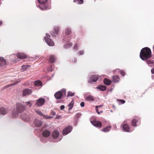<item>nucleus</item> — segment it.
Segmentation results:
<instances>
[{"mask_svg":"<svg viewBox=\"0 0 154 154\" xmlns=\"http://www.w3.org/2000/svg\"><path fill=\"white\" fill-rule=\"evenodd\" d=\"M152 56L151 51L147 47L143 48L140 54V57L143 60L145 61L150 58Z\"/></svg>","mask_w":154,"mask_h":154,"instance_id":"f257e3e1","label":"nucleus"},{"mask_svg":"<svg viewBox=\"0 0 154 154\" xmlns=\"http://www.w3.org/2000/svg\"><path fill=\"white\" fill-rule=\"evenodd\" d=\"M66 95V91L64 89L62 90L56 92L54 95V97L57 99H60L63 95Z\"/></svg>","mask_w":154,"mask_h":154,"instance_id":"f03ea898","label":"nucleus"},{"mask_svg":"<svg viewBox=\"0 0 154 154\" xmlns=\"http://www.w3.org/2000/svg\"><path fill=\"white\" fill-rule=\"evenodd\" d=\"M16 106L17 113L22 112L25 109V107L21 103H17L16 104Z\"/></svg>","mask_w":154,"mask_h":154,"instance_id":"7ed1b4c3","label":"nucleus"},{"mask_svg":"<svg viewBox=\"0 0 154 154\" xmlns=\"http://www.w3.org/2000/svg\"><path fill=\"white\" fill-rule=\"evenodd\" d=\"M39 3L40 4L39 8L42 10L45 9L46 8L45 4L48 0H38Z\"/></svg>","mask_w":154,"mask_h":154,"instance_id":"20e7f679","label":"nucleus"},{"mask_svg":"<svg viewBox=\"0 0 154 154\" xmlns=\"http://www.w3.org/2000/svg\"><path fill=\"white\" fill-rule=\"evenodd\" d=\"M122 128L123 130L126 132H129L130 128L129 126L125 123V121H124L121 125Z\"/></svg>","mask_w":154,"mask_h":154,"instance_id":"39448f33","label":"nucleus"},{"mask_svg":"<svg viewBox=\"0 0 154 154\" xmlns=\"http://www.w3.org/2000/svg\"><path fill=\"white\" fill-rule=\"evenodd\" d=\"M90 122L92 125L97 128H100L102 127V123L100 121H92L91 119Z\"/></svg>","mask_w":154,"mask_h":154,"instance_id":"423d86ee","label":"nucleus"},{"mask_svg":"<svg viewBox=\"0 0 154 154\" xmlns=\"http://www.w3.org/2000/svg\"><path fill=\"white\" fill-rule=\"evenodd\" d=\"M45 102V100L43 98H40L37 100L35 105L38 106H42Z\"/></svg>","mask_w":154,"mask_h":154,"instance_id":"0eeeda50","label":"nucleus"},{"mask_svg":"<svg viewBox=\"0 0 154 154\" xmlns=\"http://www.w3.org/2000/svg\"><path fill=\"white\" fill-rule=\"evenodd\" d=\"M72 127L71 126H68L63 129V135H66L70 133L72 131Z\"/></svg>","mask_w":154,"mask_h":154,"instance_id":"6e6552de","label":"nucleus"},{"mask_svg":"<svg viewBox=\"0 0 154 154\" xmlns=\"http://www.w3.org/2000/svg\"><path fill=\"white\" fill-rule=\"evenodd\" d=\"M98 77L97 75H92L88 80V82L90 83L93 82H96L98 80Z\"/></svg>","mask_w":154,"mask_h":154,"instance_id":"1a4fd4ad","label":"nucleus"},{"mask_svg":"<svg viewBox=\"0 0 154 154\" xmlns=\"http://www.w3.org/2000/svg\"><path fill=\"white\" fill-rule=\"evenodd\" d=\"M32 92V90L31 89H25L23 91L22 93L23 96L29 95L31 94Z\"/></svg>","mask_w":154,"mask_h":154,"instance_id":"9d476101","label":"nucleus"},{"mask_svg":"<svg viewBox=\"0 0 154 154\" xmlns=\"http://www.w3.org/2000/svg\"><path fill=\"white\" fill-rule=\"evenodd\" d=\"M51 134L50 131L48 130H45L42 132V134L43 136L46 137H49Z\"/></svg>","mask_w":154,"mask_h":154,"instance_id":"9b49d317","label":"nucleus"},{"mask_svg":"<svg viewBox=\"0 0 154 154\" xmlns=\"http://www.w3.org/2000/svg\"><path fill=\"white\" fill-rule=\"evenodd\" d=\"M8 112V109H6L4 107H0V114L5 115Z\"/></svg>","mask_w":154,"mask_h":154,"instance_id":"f8f14e48","label":"nucleus"},{"mask_svg":"<svg viewBox=\"0 0 154 154\" xmlns=\"http://www.w3.org/2000/svg\"><path fill=\"white\" fill-rule=\"evenodd\" d=\"M84 97L85 100L87 101H93L94 100L93 96L90 95L86 94Z\"/></svg>","mask_w":154,"mask_h":154,"instance_id":"ddd939ff","label":"nucleus"},{"mask_svg":"<svg viewBox=\"0 0 154 154\" xmlns=\"http://www.w3.org/2000/svg\"><path fill=\"white\" fill-rule=\"evenodd\" d=\"M148 65L150 67H154V60H145Z\"/></svg>","mask_w":154,"mask_h":154,"instance_id":"4468645a","label":"nucleus"},{"mask_svg":"<svg viewBox=\"0 0 154 154\" xmlns=\"http://www.w3.org/2000/svg\"><path fill=\"white\" fill-rule=\"evenodd\" d=\"M17 57L18 58L23 59L26 58L27 56L24 54L19 53L17 54Z\"/></svg>","mask_w":154,"mask_h":154,"instance_id":"2eb2a0df","label":"nucleus"},{"mask_svg":"<svg viewBox=\"0 0 154 154\" xmlns=\"http://www.w3.org/2000/svg\"><path fill=\"white\" fill-rule=\"evenodd\" d=\"M45 40L49 46H53L54 45V42L52 39H45Z\"/></svg>","mask_w":154,"mask_h":154,"instance_id":"dca6fc26","label":"nucleus"},{"mask_svg":"<svg viewBox=\"0 0 154 154\" xmlns=\"http://www.w3.org/2000/svg\"><path fill=\"white\" fill-rule=\"evenodd\" d=\"M120 78L119 76L115 75L113 76L112 77V81L114 83H117L119 82Z\"/></svg>","mask_w":154,"mask_h":154,"instance_id":"f3484780","label":"nucleus"},{"mask_svg":"<svg viewBox=\"0 0 154 154\" xmlns=\"http://www.w3.org/2000/svg\"><path fill=\"white\" fill-rule=\"evenodd\" d=\"M140 120V119L139 118L134 119L132 120L131 124L133 126H136L137 125V123Z\"/></svg>","mask_w":154,"mask_h":154,"instance_id":"a211bd4d","label":"nucleus"},{"mask_svg":"<svg viewBox=\"0 0 154 154\" xmlns=\"http://www.w3.org/2000/svg\"><path fill=\"white\" fill-rule=\"evenodd\" d=\"M5 60L2 57H0V66H3L6 64Z\"/></svg>","mask_w":154,"mask_h":154,"instance_id":"6ab92c4d","label":"nucleus"},{"mask_svg":"<svg viewBox=\"0 0 154 154\" xmlns=\"http://www.w3.org/2000/svg\"><path fill=\"white\" fill-rule=\"evenodd\" d=\"M59 132L57 131H54L53 133L52 136L53 138L54 139H56L58 137L59 135Z\"/></svg>","mask_w":154,"mask_h":154,"instance_id":"aec40b11","label":"nucleus"},{"mask_svg":"<svg viewBox=\"0 0 154 154\" xmlns=\"http://www.w3.org/2000/svg\"><path fill=\"white\" fill-rule=\"evenodd\" d=\"M34 84L35 86L38 87L42 86V83L40 80H37L34 82Z\"/></svg>","mask_w":154,"mask_h":154,"instance_id":"412c9836","label":"nucleus"},{"mask_svg":"<svg viewBox=\"0 0 154 154\" xmlns=\"http://www.w3.org/2000/svg\"><path fill=\"white\" fill-rule=\"evenodd\" d=\"M34 122L35 126L38 127H40L42 125V122L40 120H36Z\"/></svg>","mask_w":154,"mask_h":154,"instance_id":"4be33fe9","label":"nucleus"},{"mask_svg":"<svg viewBox=\"0 0 154 154\" xmlns=\"http://www.w3.org/2000/svg\"><path fill=\"white\" fill-rule=\"evenodd\" d=\"M49 61L52 63H53L55 61V57L53 55L50 56L49 58Z\"/></svg>","mask_w":154,"mask_h":154,"instance_id":"5701e85b","label":"nucleus"},{"mask_svg":"<svg viewBox=\"0 0 154 154\" xmlns=\"http://www.w3.org/2000/svg\"><path fill=\"white\" fill-rule=\"evenodd\" d=\"M104 83L106 85H109L111 83V81L105 78L103 80Z\"/></svg>","mask_w":154,"mask_h":154,"instance_id":"b1692460","label":"nucleus"},{"mask_svg":"<svg viewBox=\"0 0 154 154\" xmlns=\"http://www.w3.org/2000/svg\"><path fill=\"white\" fill-rule=\"evenodd\" d=\"M111 127L110 125H109L102 129V130L105 132L109 131Z\"/></svg>","mask_w":154,"mask_h":154,"instance_id":"393cba45","label":"nucleus"},{"mask_svg":"<svg viewBox=\"0 0 154 154\" xmlns=\"http://www.w3.org/2000/svg\"><path fill=\"white\" fill-rule=\"evenodd\" d=\"M30 67V66L29 65H23L21 66V70L22 72H23L25 71L27 69L28 67Z\"/></svg>","mask_w":154,"mask_h":154,"instance_id":"a878e982","label":"nucleus"},{"mask_svg":"<svg viewBox=\"0 0 154 154\" xmlns=\"http://www.w3.org/2000/svg\"><path fill=\"white\" fill-rule=\"evenodd\" d=\"M97 88L102 91H104L106 89V87L105 86L101 85L98 86Z\"/></svg>","mask_w":154,"mask_h":154,"instance_id":"bb28decb","label":"nucleus"},{"mask_svg":"<svg viewBox=\"0 0 154 154\" xmlns=\"http://www.w3.org/2000/svg\"><path fill=\"white\" fill-rule=\"evenodd\" d=\"M96 112L98 114L100 115L103 113V111L101 108H96Z\"/></svg>","mask_w":154,"mask_h":154,"instance_id":"cd10ccee","label":"nucleus"},{"mask_svg":"<svg viewBox=\"0 0 154 154\" xmlns=\"http://www.w3.org/2000/svg\"><path fill=\"white\" fill-rule=\"evenodd\" d=\"M72 45V44L70 42H68L66 44H65L64 45V48H69Z\"/></svg>","mask_w":154,"mask_h":154,"instance_id":"c85d7f7f","label":"nucleus"},{"mask_svg":"<svg viewBox=\"0 0 154 154\" xmlns=\"http://www.w3.org/2000/svg\"><path fill=\"white\" fill-rule=\"evenodd\" d=\"M59 28L58 27H56L54 29V31L55 32V33L53 34L52 33H51V34L55 36L56 34H57L59 32Z\"/></svg>","mask_w":154,"mask_h":154,"instance_id":"c756f323","label":"nucleus"},{"mask_svg":"<svg viewBox=\"0 0 154 154\" xmlns=\"http://www.w3.org/2000/svg\"><path fill=\"white\" fill-rule=\"evenodd\" d=\"M74 1L77 4H81L83 2V0H74Z\"/></svg>","mask_w":154,"mask_h":154,"instance_id":"7c9ffc66","label":"nucleus"},{"mask_svg":"<svg viewBox=\"0 0 154 154\" xmlns=\"http://www.w3.org/2000/svg\"><path fill=\"white\" fill-rule=\"evenodd\" d=\"M73 103L71 102L70 103H69L68 105V106L69 107V108H68V110H70L72 108L73 106Z\"/></svg>","mask_w":154,"mask_h":154,"instance_id":"2f4dec72","label":"nucleus"},{"mask_svg":"<svg viewBox=\"0 0 154 154\" xmlns=\"http://www.w3.org/2000/svg\"><path fill=\"white\" fill-rule=\"evenodd\" d=\"M70 33V29H67L66 31L65 34L68 35Z\"/></svg>","mask_w":154,"mask_h":154,"instance_id":"473e14b6","label":"nucleus"},{"mask_svg":"<svg viewBox=\"0 0 154 154\" xmlns=\"http://www.w3.org/2000/svg\"><path fill=\"white\" fill-rule=\"evenodd\" d=\"M74 93H72V92H69L68 93L67 96L72 97L74 95Z\"/></svg>","mask_w":154,"mask_h":154,"instance_id":"72a5a7b5","label":"nucleus"},{"mask_svg":"<svg viewBox=\"0 0 154 154\" xmlns=\"http://www.w3.org/2000/svg\"><path fill=\"white\" fill-rule=\"evenodd\" d=\"M36 112L38 114L42 116H43V115L42 114V113L41 112V111H36Z\"/></svg>","mask_w":154,"mask_h":154,"instance_id":"f704fd0d","label":"nucleus"},{"mask_svg":"<svg viewBox=\"0 0 154 154\" xmlns=\"http://www.w3.org/2000/svg\"><path fill=\"white\" fill-rule=\"evenodd\" d=\"M78 48V44H77V43L75 44L74 46V48H73L74 49V50H76Z\"/></svg>","mask_w":154,"mask_h":154,"instance_id":"c9c22d12","label":"nucleus"},{"mask_svg":"<svg viewBox=\"0 0 154 154\" xmlns=\"http://www.w3.org/2000/svg\"><path fill=\"white\" fill-rule=\"evenodd\" d=\"M26 104L27 105H29V107H30L32 106V104L30 102L28 101L26 103Z\"/></svg>","mask_w":154,"mask_h":154,"instance_id":"e433bc0d","label":"nucleus"},{"mask_svg":"<svg viewBox=\"0 0 154 154\" xmlns=\"http://www.w3.org/2000/svg\"><path fill=\"white\" fill-rule=\"evenodd\" d=\"M120 73L121 75H122L123 76H125V73L124 71L121 70L120 71Z\"/></svg>","mask_w":154,"mask_h":154,"instance_id":"4c0bfd02","label":"nucleus"},{"mask_svg":"<svg viewBox=\"0 0 154 154\" xmlns=\"http://www.w3.org/2000/svg\"><path fill=\"white\" fill-rule=\"evenodd\" d=\"M56 113L55 112L53 111H52L51 112V115L52 116H55L56 115Z\"/></svg>","mask_w":154,"mask_h":154,"instance_id":"58836bf2","label":"nucleus"},{"mask_svg":"<svg viewBox=\"0 0 154 154\" xmlns=\"http://www.w3.org/2000/svg\"><path fill=\"white\" fill-rule=\"evenodd\" d=\"M80 105L82 107H84L85 106V103L83 102H82L80 103Z\"/></svg>","mask_w":154,"mask_h":154,"instance_id":"ea45409f","label":"nucleus"},{"mask_svg":"<svg viewBox=\"0 0 154 154\" xmlns=\"http://www.w3.org/2000/svg\"><path fill=\"white\" fill-rule=\"evenodd\" d=\"M47 37H45L44 38H49V37H50V36L48 34H46Z\"/></svg>","mask_w":154,"mask_h":154,"instance_id":"a19ab883","label":"nucleus"},{"mask_svg":"<svg viewBox=\"0 0 154 154\" xmlns=\"http://www.w3.org/2000/svg\"><path fill=\"white\" fill-rule=\"evenodd\" d=\"M103 106V105H100L99 106H95L96 108H101Z\"/></svg>","mask_w":154,"mask_h":154,"instance_id":"79ce46f5","label":"nucleus"},{"mask_svg":"<svg viewBox=\"0 0 154 154\" xmlns=\"http://www.w3.org/2000/svg\"><path fill=\"white\" fill-rule=\"evenodd\" d=\"M65 108V106L64 105H62L60 107V109L61 110H63Z\"/></svg>","mask_w":154,"mask_h":154,"instance_id":"37998d69","label":"nucleus"},{"mask_svg":"<svg viewBox=\"0 0 154 154\" xmlns=\"http://www.w3.org/2000/svg\"><path fill=\"white\" fill-rule=\"evenodd\" d=\"M61 116H60L57 115L56 119H59L61 118Z\"/></svg>","mask_w":154,"mask_h":154,"instance_id":"c03bdc74","label":"nucleus"},{"mask_svg":"<svg viewBox=\"0 0 154 154\" xmlns=\"http://www.w3.org/2000/svg\"><path fill=\"white\" fill-rule=\"evenodd\" d=\"M120 102H121L122 103H124L125 101L124 100H119Z\"/></svg>","mask_w":154,"mask_h":154,"instance_id":"a18cd8bd","label":"nucleus"},{"mask_svg":"<svg viewBox=\"0 0 154 154\" xmlns=\"http://www.w3.org/2000/svg\"><path fill=\"white\" fill-rule=\"evenodd\" d=\"M151 72L152 74H154V68L152 69H151Z\"/></svg>","mask_w":154,"mask_h":154,"instance_id":"49530a36","label":"nucleus"},{"mask_svg":"<svg viewBox=\"0 0 154 154\" xmlns=\"http://www.w3.org/2000/svg\"><path fill=\"white\" fill-rule=\"evenodd\" d=\"M13 85V84H11V85H6L5 86V88H8L10 86H11L12 85Z\"/></svg>","mask_w":154,"mask_h":154,"instance_id":"de8ad7c7","label":"nucleus"},{"mask_svg":"<svg viewBox=\"0 0 154 154\" xmlns=\"http://www.w3.org/2000/svg\"><path fill=\"white\" fill-rule=\"evenodd\" d=\"M84 53V51H80L79 52V54L80 55H82Z\"/></svg>","mask_w":154,"mask_h":154,"instance_id":"09e8293b","label":"nucleus"},{"mask_svg":"<svg viewBox=\"0 0 154 154\" xmlns=\"http://www.w3.org/2000/svg\"><path fill=\"white\" fill-rule=\"evenodd\" d=\"M53 117H51V116H48V118H47L48 119H51Z\"/></svg>","mask_w":154,"mask_h":154,"instance_id":"8fccbe9b","label":"nucleus"},{"mask_svg":"<svg viewBox=\"0 0 154 154\" xmlns=\"http://www.w3.org/2000/svg\"><path fill=\"white\" fill-rule=\"evenodd\" d=\"M79 114H76V115H75L76 117H79Z\"/></svg>","mask_w":154,"mask_h":154,"instance_id":"3c124183","label":"nucleus"},{"mask_svg":"<svg viewBox=\"0 0 154 154\" xmlns=\"http://www.w3.org/2000/svg\"><path fill=\"white\" fill-rule=\"evenodd\" d=\"M2 24V22L0 21V25H1Z\"/></svg>","mask_w":154,"mask_h":154,"instance_id":"603ef678","label":"nucleus"},{"mask_svg":"<svg viewBox=\"0 0 154 154\" xmlns=\"http://www.w3.org/2000/svg\"><path fill=\"white\" fill-rule=\"evenodd\" d=\"M153 48H154V45L153 46Z\"/></svg>","mask_w":154,"mask_h":154,"instance_id":"864d4df0","label":"nucleus"},{"mask_svg":"<svg viewBox=\"0 0 154 154\" xmlns=\"http://www.w3.org/2000/svg\"><path fill=\"white\" fill-rule=\"evenodd\" d=\"M41 141H42V139H41Z\"/></svg>","mask_w":154,"mask_h":154,"instance_id":"5fc2aeb1","label":"nucleus"},{"mask_svg":"<svg viewBox=\"0 0 154 154\" xmlns=\"http://www.w3.org/2000/svg\"><path fill=\"white\" fill-rule=\"evenodd\" d=\"M23 120H24V121H25V120L24 119H23Z\"/></svg>","mask_w":154,"mask_h":154,"instance_id":"6e6d98bb","label":"nucleus"}]
</instances>
